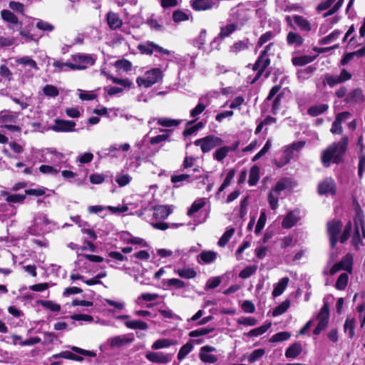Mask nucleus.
I'll list each match as a JSON object with an SVG mask.
<instances>
[{"instance_id":"f257e3e1","label":"nucleus","mask_w":365,"mask_h":365,"mask_svg":"<svg viewBox=\"0 0 365 365\" xmlns=\"http://www.w3.org/2000/svg\"><path fill=\"white\" fill-rule=\"evenodd\" d=\"M349 138L343 136L338 143H334L324 150L321 156V161L324 167L330 166L331 161L339 165L344 160V155L347 150Z\"/></svg>"},{"instance_id":"f03ea898","label":"nucleus","mask_w":365,"mask_h":365,"mask_svg":"<svg viewBox=\"0 0 365 365\" xmlns=\"http://www.w3.org/2000/svg\"><path fill=\"white\" fill-rule=\"evenodd\" d=\"M353 225L351 221H349L343 228V223L340 220L334 219L328 221L327 223V232L329 238V243L331 247L333 249L336 247L338 242L341 244L345 243L351 236Z\"/></svg>"},{"instance_id":"7ed1b4c3","label":"nucleus","mask_w":365,"mask_h":365,"mask_svg":"<svg viewBox=\"0 0 365 365\" xmlns=\"http://www.w3.org/2000/svg\"><path fill=\"white\" fill-rule=\"evenodd\" d=\"M163 78V73L160 68H151L144 73L143 76H138L136 83L139 86L150 88L153 85L160 82Z\"/></svg>"},{"instance_id":"20e7f679","label":"nucleus","mask_w":365,"mask_h":365,"mask_svg":"<svg viewBox=\"0 0 365 365\" xmlns=\"http://www.w3.org/2000/svg\"><path fill=\"white\" fill-rule=\"evenodd\" d=\"M297 151V141L292 142L289 145L283 146L277 153L274 159V164L277 168H282L288 164L293 158Z\"/></svg>"},{"instance_id":"39448f33","label":"nucleus","mask_w":365,"mask_h":365,"mask_svg":"<svg viewBox=\"0 0 365 365\" xmlns=\"http://www.w3.org/2000/svg\"><path fill=\"white\" fill-rule=\"evenodd\" d=\"M72 70H83L93 66L96 61V56L93 54L77 53L71 55Z\"/></svg>"},{"instance_id":"423d86ee","label":"nucleus","mask_w":365,"mask_h":365,"mask_svg":"<svg viewBox=\"0 0 365 365\" xmlns=\"http://www.w3.org/2000/svg\"><path fill=\"white\" fill-rule=\"evenodd\" d=\"M50 224L46 214L38 212L34 217L33 224L29 227V232L33 235H39L48 232L47 226Z\"/></svg>"},{"instance_id":"0eeeda50","label":"nucleus","mask_w":365,"mask_h":365,"mask_svg":"<svg viewBox=\"0 0 365 365\" xmlns=\"http://www.w3.org/2000/svg\"><path fill=\"white\" fill-rule=\"evenodd\" d=\"M288 187L287 180L283 179L278 181L274 187H273L267 197V201L270 208L272 210H276L279 207V199L281 196L282 192L286 190Z\"/></svg>"},{"instance_id":"6e6552de","label":"nucleus","mask_w":365,"mask_h":365,"mask_svg":"<svg viewBox=\"0 0 365 365\" xmlns=\"http://www.w3.org/2000/svg\"><path fill=\"white\" fill-rule=\"evenodd\" d=\"M329 304L328 302H324L322 307L316 317V319L318 320V323L313 330L314 335H319L323 330L327 329L329 326Z\"/></svg>"},{"instance_id":"1a4fd4ad","label":"nucleus","mask_w":365,"mask_h":365,"mask_svg":"<svg viewBox=\"0 0 365 365\" xmlns=\"http://www.w3.org/2000/svg\"><path fill=\"white\" fill-rule=\"evenodd\" d=\"M272 46H273L272 43H269L267 46H266L264 51L261 53L258 59L254 64L253 70L257 71V73H256V76L254 78V79L252 81V82H251L252 83H255L260 78L262 73L265 71V69L269 65L270 60L268 58L267 52L269 50L270 47Z\"/></svg>"},{"instance_id":"9d476101","label":"nucleus","mask_w":365,"mask_h":365,"mask_svg":"<svg viewBox=\"0 0 365 365\" xmlns=\"http://www.w3.org/2000/svg\"><path fill=\"white\" fill-rule=\"evenodd\" d=\"M138 48L140 53L143 54L151 55L155 52L170 58H174V51L165 49L153 41H148L140 43L138 46Z\"/></svg>"},{"instance_id":"9b49d317","label":"nucleus","mask_w":365,"mask_h":365,"mask_svg":"<svg viewBox=\"0 0 365 365\" xmlns=\"http://www.w3.org/2000/svg\"><path fill=\"white\" fill-rule=\"evenodd\" d=\"M42 155L44 157L43 160L53 164L60 169L61 164L66 162V156L63 153L57 151L54 148H46L43 151Z\"/></svg>"},{"instance_id":"f8f14e48","label":"nucleus","mask_w":365,"mask_h":365,"mask_svg":"<svg viewBox=\"0 0 365 365\" xmlns=\"http://www.w3.org/2000/svg\"><path fill=\"white\" fill-rule=\"evenodd\" d=\"M354 264V257L351 253L344 255L339 262L335 263L330 269L331 275L336 274L341 270H345L349 274L352 273Z\"/></svg>"},{"instance_id":"ddd939ff","label":"nucleus","mask_w":365,"mask_h":365,"mask_svg":"<svg viewBox=\"0 0 365 365\" xmlns=\"http://www.w3.org/2000/svg\"><path fill=\"white\" fill-rule=\"evenodd\" d=\"M222 140L215 135H208L203 138L196 140L195 145L200 146V148L203 153H207L212 149L221 145Z\"/></svg>"},{"instance_id":"4468645a","label":"nucleus","mask_w":365,"mask_h":365,"mask_svg":"<svg viewBox=\"0 0 365 365\" xmlns=\"http://www.w3.org/2000/svg\"><path fill=\"white\" fill-rule=\"evenodd\" d=\"M215 347L210 345H205L200 349L199 359L205 364H215L219 358L213 352H216Z\"/></svg>"},{"instance_id":"2eb2a0df","label":"nucleus","mask_w":365,"mask_h":365,"mask_svg":"<svg viewBox=\"0 0 365 365\" xmlns=\"http://www.w3.org/2000/svg\"><path fill=\"white\" fill-rule=\"evenodd\" d=\"M209 103V94L201 96L199 98L198 103L197 104V106L190 111V116L193 118L192 120L197 121L199 119L200 115L205 110V108L208 106Z\"/></svg>"},{"instance_id":"dca6fc26","label":"nucleus","mask_w":365,"mask_h":365,"mask_svg":"<svg viewBox=\"0 0 365 365\" xmlns=\"http://www.w3.org/2000/svg\"><path fill=\"white\" fill-rule=\"evenodd\" d=\"M65 359L76 361H81L83 360L82 356H78L71 351H63L58 354H53L51 357L48 358V361H51L49 365H62V361H53L54 359Z\"/></svg>"},{"instance_id":"f3484780","label":"nucleus","mask_w":365,"mask_h":365,"mask_svg":"<svg viewBox=\"0 0 365 365\" xmlns=\"http://www.w3.org/2000/svg\"><path fill=\"white\" fill-rule=\"evenodd\" d=\"M317 191L320 195H334L336 192V183L331 178H327L319 183Z\"/></svg>"},{"instance_id":"a211bd4d","label":"nucleus","mask_w":365,"mask_h":365,"mask_svg":"<svg viewBox=\"0 0 365 365\" xmlns=\"http://www.w3.org/2000/svg\"><path fill=\"white\" fill-rule=\"evenodd\" d=\"M150 145L148 135H146L141 140L135 143V147L138 148V153L139 155L143 157H148L153 154Z\"/></svg>"},{"instance_id":"6ab92c4d","label":"nucleus","mask_w":365,"mask_h":365,"mask_svg":"<svg viewBox=\"0 0 365 365\" xmlns=\"http://www.w3.org/2000/svg\"><path fill=\"white\" fill-rule=\"evenodd\" d=\"M16 62L19 65L28 66L29 68V69L25 72V76L28 78H30L34 76V72L31 70H34L36 71L38 70L36 62L30 56H25L19 58L16 60Z\"/></svg>"},{"instance_id":"aec40b11","label":"nucleus","mask_w":365,"mask_h":365,"mask_svg":"<svg viewBox=\"0 0 365 365\" xmlns=\"http://www.w3.org/2000/svg\"><path fill=\"white\" fill-rule=\"evenodd\" d=\"M75 126L76 123L73 120L57 119L51 129L56 132H73L75 131Z\"/></svg>"},{"instance_id":"412c9836","label":"nucleus","mask_w":365,"mask_h":365,"mask_svg":"<svg viewBox=\"0 0 365 365\" xmlns=\"http://www.w3.org/2000/svg\"><path fill=\"white\" fill-rule=\"evenodd\" d=\"M145 358L150 362L167 364L171 361V355L161 351H150L145 354Z\"/></svg>"},{"instance_id":"4be33fe9","label":"nucleus","mask_w":365,"mask_h":365,"mask_svg":"<svg viewBox=\"0 0 365 365\" xmlns=\"http://www.w3.org/2000/svg\"><path fill=\"white\" fill-rule=\"evenodd\" d=\"M350 115V113L344 111L339 113L336 115L334 121L332 123L330 131L333 134H341L343 131L341 123L342 121L346 119Z\"/></svg>"},{"instance_id":"5701e85b","label":"nucleus","mask_w":365,"mask_h":365,"mask_svg":"<svg viewBox=\"0 0 365 365\" xmlns=\"http://www.w3.org/2000/svg\"><path fill=\"white\" fill-rule=\"evenodd\" d=\"M191 6L195 11H206L217 6V4L214 0H192Z\"/></svg>"},{"instance_id":"b1692460","label":"nucleus","mask_w":365,"mask_h":365,"mask_svg":"<svg viewBox=\"0 0 365 365\" xmlns=\"http://www.w3.org/2000/svg\"><path fill=\"white\" fill-rule=\"evenodd\" d=\"M172 206L157 205L153 207V217L155 220H165L172 212Z\"/></svg>"},{"instance_id":"393cba45","label":"nucleus","mask_w":365,"mask_h":365,"mask_svg":"<svg viewBox=\"0 0 365 365\" xmlns=\"http://www.w3.org/2000/svg\"><path fill=\"white\" fill-rule=\"evenodd\" d=\"M133 336L120 335L116 336L110 339V345L111 347H120L133 341Z\"/></svg>"},{"instance_id":"a878e982","label":"nucleus","mask_w":365,"mask_h":365,"mask_svg":"<svg viewBox=\"0 0 365 365\" xmlns=\"http://www.w3.org/2000/svg\"><path fill=\"white\" fill-rule=\"evenodd\" d=\"M154 121H156L158 125L163 127L170 128L178 126L180 123L181 120H175L168 118H153L148 121V124L151 125L152 123Z\"/></svg>"},{"instance_id":"bb28decb","label":"nucleus","mask_w":365,"mask_h":365,"mask_svg":"<svg viewBox=\"0 0 365 365\" xmlns=\"http://www.w3.org/2000/svg\"><path fill=\"white\" fill-rule=\"evenodd\" d=\"M194 342L200 344L201 341L199 340H190L185 344L179 350L177 358L179 361L184 359L194 349Z\"/></svg>"},{"instance_id":"cd10ccee","label":"nucleus","mask_w":365,"mask_h":365,"mask_svg":"<svg viewBox=\"0 0 365 365\" xmlns=\"http://www.w3.org/2000/svg\"><path fill=\"white\" fill-rule=\"evenodd\" d=\"M354 202L356 204L355 216L353 219L354 227L359 228V227L365 225L364 215L359 202L356 200H354Z\"/></svg>"},{"instance_id":"c85d7f7f","label":"nucleus","mask_w":365,"mask_h":365,"mask_svg":"<svg viewBox=\"0 0 365 365\" xmlns=\"http://www.w3.org/2000/svg\"><path fill=\"white\" fill-rule=\"evenodd\" d=\"M107 23L110 29L115 30L121 27L123 21L120 18L119 15L116 13L110 11L107 14Z\"/></svg>"},{"instance_id":"c756f323","label":"nucleus","mask_w":365,"mask_h":365,"mask_svg":"<svg viewBox=\"0 0 365 365\" xmlns=\"http://www.w3.org/2000/svg\"><path fill=\"white\" fill-rule=\"evenodd\" d=\"M346 102L361 103L364 101V96L363 91L360 88L354 89L351 93L348 94L345 99Z\"/></svg>"},{"instance_id":"7c9ffc66","label":"nucleus","mask_w":365,"mask_h":365,"mask_svg":"<svg viewBox=\"0 0 365 365\" xmlns=\"http://www.w3.org/2000/svg\"><path fill=\"white\" fill-rule=\"evenodd\" d=\"M196 178H199V177L196 176L193 178L190 174H180L173 175L171 177V182L174 184L175 187H178L181 186L183 184V182H190Z\"/></svg>"},{"instance_id":"2f4dec72","label":"nucleus","mask_w":365,"mask_h":365,"mask_svg":"<svg viewBox=\"0 0 365 365\" xmlns=\"http://www.w3.org/2000/svg\"><path fill=\"white\" fill-rule=\"evenodd\" d=\"M217 255L215 252L205 250L197 256V261L200 264H209L216 259Z\"/></svg>"},{"instance_id":"473e14b6","label":"nucleus","mask_w":365,"mask_h":365,"mask_svg":"<svg viewBox=\"0 0 365 365\" xmlns=\"http://www.w3.org/2000/svg\"><path fill=\"white\" fill-rule=\"evenodd\" d=\"M236 29V26L234 24H230L221 28L220 32L217 37H216L212 42V46L218 42L221 38L229 36Z\"/></svg>"},{"instance_id":"72a5a7b5","label":"nucleus","mask_w":365,"mask_h":365,"mask_svg":"<svg viewBox=\"0 0 365 365\" xmlns=\"http://www.w3.org/2000/svg\"><path fill=\"white\" fill-rule=\"evenodd\" d=\"M18 113L9 110H4L1 113L0 122L2 125L14 123L16 122Z\"/></svg>"},{"instance_id":"f704fd0d","label":"nucleus","mask_w":365,"mask_h":365,"mask_svg":"<svg viewBox=\"0 0 365 365\" xmlns=\"http://www.w3.org/2000/svg\"><path fill=\"white\" fill-rule=\"evenodd\" d=\"M329 108V105L326 103L316 104L310 106L307 110V113L312 116L316 117L325 113Z\"/></svg>"},{"instance_id":"c9c22d12","label":"nucleus","mask_w":365,"mask_h":365,"mask_svg":"<svg viewBox=\"0 0 365 365\" xmlns=\"http://www.w3.org/2000/svg\"><path fill=\"white\" fill-rule=\"evenodd\" d=\"M175 272L180 277L184 279H192L195 277L197 273L193 268L183 267L175 269Z\"/></svg>"},{"instance_id":"e433bc0d","label":"nucleus","mask_w":365,"mask_h":365,"mask_svg":"<svg viewBox=\"0 0 365 365\" xmlns=\"http://www.w3.org/2000/svg\"><path fill=\"white\" fill-rule=\"evenodd\" d=\"M129 143H123V144H114L110 145L108 150L109 151V154L112 157H118L120 154L118 153L120 150L122 151H128L130 149Z\"/></svg>"},{"instance_id":"4c0bfd02","label":"nucleus","mask_w":365,"mask_h":365,"mask_svg":"<svg viewBox=\"0 0 365 365\" xmlns=\"http://www.w3.org/2000/svg\"><path fill=\"white\" fill-rule=\"evenodd\" d=\"M260 178V169L257 165H253L250 170L248 184L255 186L257 184Z\"/></svg>"},{"instance_id":"58836bf2","label":"nucleus","mask_w":365,"mask_h":365,"mask_svg":"<svg viewBox=\"0 0 365 365\" xmlns=\"http://www.w3.org/2000/svg\"><path fill=\"white\" fill-rule=\"evenodd\" d=\"M289 282L288 277L282 278L277 284L274 285L272 295L276 297L281 295L284 291Z\"/></svg>"},{"instance_id":"ea45409f","label":"nucleus","mask_w":365,"mask_h":365,"mask_svg":"<svg viewBox=\"0 0 365 365\" xmlns=\"http://www.w3.org/2000/svg\"><path fill=\"white\" fill-rule=\"evenodd\" d=\"M124 324L131 329L146 330L148 329V324L141 320H126Z\"/></svg>"},{"instance_id":"a19ab883","label":"nucleus","mask_w":365,"mask_h":365,"mask_svg":"<svg viewBox=\"0 0 365 365\" xmlns=\"http://www.w3.org/2000/svg\"><path fill=\"white\" fill-rule=\"evenodd\" d=\"M206 200V198L204 197L196 199L192 204L190 209L188 210L187 215L189 217H192L194 213L198 212L201 208H202L205 206Z\"/></svg>"},{"instance_id":"79ce46f5","label":"nucleus","mask_w":365,"mask_h":365,"mask_svg":"<svg viewBox=\"0 0 365 365\" xmlns=\"http://www.w3.org/2000/svg\"><path fill=\"white\" fill-rule=\"evenodd\" d=\"M1 19L6 22H8L11 24H19V20H18L17 16L13 12H11L10 10L3 9L1 11Z\"/></svg>"},{"instance_id":"37998d69","label":"nucleus","mask_w":365,"mask_h":365,"mask_svg":"<svg viewBox=\"0 0 365 365\" xmlns=\"http://www.w3.org/2000/svg\"><path fill=\"white\" fill-rule=\"evenodd\" d=\"M351 243L354 247L356 251H359L360 246L364 245L362 239L360 236L359 227H354V233L351 237Z\"/></svg>"},{"instance_id":"c03bdc74","label":"nucleus","mask_w":365,"mask_h":365,"mask_svg":"<svg viewBox=\"0 0 365 365\" xmlns=\"http://www.w3.org/2000/svg\"><path fill=\"white\" fill-rule=\"evenodd\" d=\"M53 66L58 72L73 71L71 61L64 62L62 60H56L53 63Z\"/></svg>"},{"instance_id":"a18cd8bd","label":"nucleus","mask_w":365,"mask_h":365,"mask_svg":"<svg viewBox=\"0 0 365 365\" xmlns=\"http://www.w3.org/2000/svg\"><path fill=\"white\" fill-rule=\"evenodd\" d=\"M190 16L189 11H184L182 10H176L173 13V20L175 23H180L182 21H187Z\"/></svg>"},{"instance_id":"49530a36","label":"nucleus","mask_w":365,"mask_h":365,"mask_svg":"<svg viewBox=\"0 0 365 365\" xmlns=\"http://www.w3.org/2000/svg\"><path fill=\"white\" fill-rule=\"evenodd\" d=\"M173 344H174V342L169 339H160L152 344L151 348L154 350H158L168 348Z\"/></svg>"},{"instance_id":"de8ad7c7","label":"nucleus","mask_w":365,"mask_h":365,"mask_svg":"<svg viewBox=\"0 0 365 365\" xmlns=\"http://www.w3.org/2000/svg\"><path fill=\"white\" fill-rule=\"evenodd\" d=\"M272 326L271 322H267V324H264L259 327L255 328L252 330H250L247 335L249 336H258L263 334H264Z\"/></svg>"},{"instance_id":"09e8293b","label":"nucleus","mask_w":365,"mask_h":365,"mask_svg":"<svg viewBox=\"0 0 365 365\" xmlns=\"http://www.w3.org/2000/svg\"><path fill=\"white\" fill-rule=\"evenodd\" d=\"M132 178L128 174L123 172L118 173L115 176V182L120 187H123L130 183Z\"/></svg>"},{"instance_id":"8fccbe9b","label":"nucleus","mask_w":365,"mask_h":365,"mask_svg":"<svg viewBox=\"0 0 365 365\" xmlns=\"http://www.w3.org/2000/svg\"><path fill=\"white\" fill-rule=\"evenodd\" d=\"M277 9L284 11H290L295 9V6L291 4L288 0H275Z\"/></svg>"},{"instance_id":"3c124183","label":"nucleus","mask_w":365,"mask_h":365,"mask_svg":"<svg viewBox=\"0 0 365 365\" xmlns=\"http://www.w3.org/2000/svg\"><path fill=\"white\" fill-rule=\"evenodd\" d=\"M354 325H355V319L347 318L344 324V329L345 332H348L349 337L350 339H353L355 332H354Z\"/></svg>"},{"instance_id":"603ef678","label":"nucleus","mask_w":365,"mask_h":365,"mask_svg":"<svg viewBox=\"0 0 365 365\" xmlns=\"http://www.w3.org/2000/svg\"><path fill=\"white\" fill-rule=\"evenodd\" d=\"M123 239L125 241L130 244L140 245L142 247L147 246V243L143 239L131 236L129 233H125L123 235Z\"/></svg>"},{"instance_id":"864d4df0","label":"nucleus","mask_w":365,"mask_h":365,"mask_svg":"<svg viewBox=\"0 0 365 365\" xmlns=\"http://www.w3.org/2000/svg\"><path fill=\"white\" fill-rule=\"evenodd\" d=\"M232 150L231 148L228 146H223L216 150L213 154V157L217 161H222Z\"/></svg>"},{"instance_id":"5fc2aeb1","label":"nucleus","mask_w":365,"mask_h":365,"mask_svg":"<svg viewBox=\"0 0 365 365\" xmlns=\"http://www.w3.org/2000/svg\"><path fill=\"white\" fill-rule=\"evenodd\" d=\"M349 281V276L346 273H341L336 279L335 287L338 290H344L347 286Z\"/></svg>"},{"instance_id":"6e6d98bb","label":"nucleus","mask_w":365,"mask_h":365,"mask_svg":"<svg viewBox=\"0 0 365 365\" xmlns=\"http://www.w3.org/2000/svg\"><path fill=\"white\" fill-rule=\"evenodd\" d=\"M290 302L289 300L282 302L280 304L277 306L272 312L273 317H277L284 314L289 307Z\"/></svg>"},{"instance_id":"4d7b16f0","label":"nucleus","mask_w":365,"mask_h":365,"mask_svg":"<svg viewBox=\"0 0 365 365\" xmlns=\"http://www.w3.org/2000/svg\"><path fill=\"white\" fill-rule=\"evenodd\" d=\"M290 336L287 331H281L272 336L269 341L272 343L281 342L289 339Z\"/></svg>"},{"instance_id":"13d9d810","label":"nucleus","mask_w":365,"mask_h":365,"mask_svg":"<svg viewBox=\"0 0 365 365\" xmlns=\"http://www.w3.org/2000/svg\"><path fill=\"white\" fill-rule=\"evenodd\" d=\"M235 233L234 228L227 229L222 236L220 238L218 241V245L220 247H225L226 244L229 242L233 234Z\"/></svg>"},{"instance_id":"bf43d9fd","label":"nucleus","mask_w":365,"mask_h":365,"mask_svg":"<svg viewBox=\"0 0 365 365\" xmlns=\"http://www.w3.org/2000/svg\"><path fill=\"white\" fill-rule=\"evenodd\" d=\"M341 34V31L339 30H334L329 35L324 36L319 41V43L321 45H325L329 43L332 40L336 39Z\"/></svg>"},{"instance_id":"052dcab7","label":"nucleus","mask_w":365,"mask_h":365,"mask_svg":"<svg viewBox=\"0 0 365 365\" xmlns=\"http://www.w3.org/2000/svg\"><path fill=\"white\" fill-rule=\"evenodd\" d=\"M165 133L158 135L155 137H152L150 138V142L151 145H156L160 143L165 142L168 140L170 134V130H165Z\"/></svg>"},{"instance_id":"680f3d73","label":"nucleus","mask_w":365,"mask_h":365,"mask_svg":"<svg viewBox=\"0 0 365 365\" xmlns=\"http://www.w3.org/2000/svg\"><path fill=\"white\" fill-rule=\"evenodd\" d=\"M264 354L265 350L264 349H255L248 356L247 361L249 363L252 364L262 358Z\"/></svg>"},{"instance_id":"e2e57ef3","label":"nucleus","mask_w":365,"mask_h":365,"mask_svg":"<svg viewBox=\"0 0 365 365\" xmlns=\"http://www.w3.org/2000/svg\"><path fill=\"white\" fill-rule=\"evenodd\" d=\"M39 171L43 174L56 175L59 173L60 169L56 168V166L42 165L39 167Z\"/></svg>"},{"instance_id":"0e129e2a","label":"nucleus","mask_w":365,"mask_h":365,"mask_svg":"<svg viewBox=\"0 0 365 365\" xmlns=\"http://www.w3.org/2000/svg\"><path fill=\"white\" fill-rule=\"evenodd\" d=\"M296 221H297V219L294 217L293 212H289L283 219L282 222V227L286 228V229L290 228L295 225Z\"/></svg>"},{"instance_id":"69168bd1","label":"nucleus","mask_w":365,"mask_h":365,"mask_svg":"<svg viewBox=\"0 0 365 365\" xmlns=\"http://www.w3.org/2000/svg\"><path fill=\"white\" fill-rule=\"evenodd\" d=\"M234 176H235L234 170H230L227 173V175L225 179L224 180L222 184L219 187L217 193V195H219L220 192L224 191L230 185L232 180L234 178Z\"/></svg>"},{"instance_id":"338daca9","label":"nucleus","mask_w":365,"mask_h":365,"mask_svg":"<svg viewBox=\"0 0 365 365\" xmlns=\"http://www.w3.org/2000/svg\"><path fill=\"white\" fill-rule=\"evenodd\" d=\"M36 27L41 31L47 32L53 31L55 29L53 24L41 19L38 20Z\"/></svg>"},{"instance_id":"774afa93","label":"nucleus","mask_w":365,"mask_h":365,"mask_svg":"<svg viewBox=\"0 0 365 365\" xmlns=\"http://www.w3.org/2000/svg\"><path fill=\"white\" fill-rule=\"evenodd\" d=\"M43 91L44 95L52 98L56 97L59 93L58 88L53 85L45 86L43 88Z\"/></svg>"}]
</instances>
